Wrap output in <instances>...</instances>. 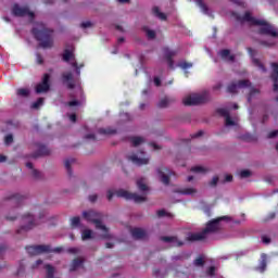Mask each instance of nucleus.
Returning <instances> with one entry per match:
<instances>
[{"instance_id":"1","label":"nucleus","mask_w":278,"mask_h":278,"mask_svg":"<svg viewBox=\"0 0 278 278\" xmlns=\"http://www.w3.org/2000/svg\"><path fill=\"white\" fill-rule=\"evenodd\" d=\"M53 33L54 30L47 27L42 22L36 23V26L31 29V34L41 49H51L53 47Z\"/></svg>"},{"instance_id":"2","label":"nucleus","mask_w":278,"mask_h":278,"mask_svg":"<svg viewBox=\"0 0 278 278\" xmlns=\"http://www.w3.org/2000/svg\"><path fill=\"white\" fill-rule=\"evenodd\" d=\"M136 185L139 192H142L143 195L119 189L115 192L116 197H119L121 199H126V201H134L135 203H144V201H147V192H149V186H147V181L144 180V178H139Z\"/></svg>"},{"instance_id":"3","label":"nucleus","mask_w":278,"mask_h":278,"mask_svg":"<svg viewBox=\"0 0 278 278\" xmlns=\"http://www.w3.org/2000/svg\"><path fill=\"white\" fill-rule=\"evenodd\" d=\"M222 220H229V216H222L210 220L202 232L189 233L186 238L187 242H201L207 238V233H216L220 229Z\"/></svg>"},{"instance_id":"4","label":"nucleus","mask_w":278,"mask_h":278,"mask_svg":"<svg viewBox=\"0 0 278 278\" xmlns=\"http://www.w3.org/2000/svg\"><path fill=\"white\" fill-rule=\"evenodd\" d=\"M83 218L87 220V223H93L96 225V229H101L104 233L101 236L103 240H112V235H110V229L103 225V214L97 211H85L83 212Z\"/></svg>"},{"instance_id":"5","label":"nucleus","mask_w":278,"mask_h":278,"mask_svg":"<svg viewBox=\"0 0 278 278\" xmlns=\"http://www.w3.org/2000/svg\"><path fill=\"white\" fill-rule=\"evenodd\" d=\"M210 101V93L204 91L202 93H193L191 96L186 97L182 100L184 105L192 106V105H202V103H207Z\"/></svg>"},{"instance_id":"6","label":"nucleus","mask_w":278,"mask_h":278,"mask_svg":"<svg viewBox=\"0 0 278 278\" xmlns=\"http://www.w3.org/2000/svg\"><path fill=\"white\" fill-rule=\"evenodd\" d=\"M262 24H256L260 26L258 34L261 36H269L270 38H277L278 31L275 29L273 25L264 20H260Z\"/></svg>"},{"instance_id":"7","label":"nucleus","mask_w":278,"mask_h":278,"mask_svg":"<svg viewBox=\"0 0 278 278\" xmlns=\"http://www.w3.org/2000/svg\"><path fill=\"white\" fill-rule=\"evenodd\" d=\"M12 14L20 18H23V16H28L31 21L36 18V14L29 10V7H21L16 3L12 7Z\"/></svg>"},{"instance_id":"8","label":"nucleus","mask_w":278,"mask_h":278,"mask_svg":"<svg viewBox=\"0 0 278 278\" xmlns=\"http://www.w3.org/2000/svg\"><path fill=\"white\" fill-rule=\"evenodd\" d=\"M22 223L24 225L17 229V233H27V231H30V229L36 226V220L34 219V215L31 214L23 215Z\"/></svg>"},{"instance_id":"9","label":"nucleus","mask_w":278,"mask_h":278,"mask_svg":"<svg viewBox=\"0 0 278 278\" xmlns=\"http://www.w3.org/2000/svg\"><path fill=\"white\" fill-rule=\"evenodd\" d=\"M129 162H132L136 166H147L149 164V157L144 156V151L140 150L137 154H130L127 156Z\"/></svg>"},{"instance_id":"10","label":"nucleus","mask_w":278,"mask_h":278,"mask_svg":"<svg viewBox=\"0 0 278 278\" xmlns=\"http://www.w3.org/2000/svg\"><path fill=\"white\" fill-rule=\"evenodd\" d=\"M51 89V75L43 74L41 83L37 84L35 90L37 94H42V92H49Z\"/></svg>"},{"instance_id":"11","label":"nucleus","mask_w":278,"mask_h":278,"mask_svg":"<svg viewBox=\"0 0 278 278\" xmlns=\"http://www.w3.org/2000/svg\"><path fill=\"white\" fill-rule=\"evenodd\" d=\"M249 86H251V80L242 79L228 85L227 92H229L230 94H236V92H238V88H249Z\"/></svg>"},{"instance_id":"12","label":"nucleus","mask_w":278,"mask_h":278,"mask_svg":"<svg viewBox=\"0 0 278 278\" xmlns=\"http://www.w3.org/2000/svg\"><path fill=\"white\" fill-rule=\"evenodd\" d=\"M25 250L30 255H40L41 253H47L51 251V245H27Z\"/></svg>"},{"instance_id":"13","label":"nucleus","mask_w":278,"mask_h":278,"mask_svg":"<svg viewBox=\"0 0 278 278\" xmlns=\"http://www.w3.org/2000/svg\"><path fill=\"white\" fill-rule=\"evenodd\" d=\"M157 175L162 184H164V186H168L170 184V177L174 175V173L173 170L162 166L157 168Z\"/></svg>"},{"instance_id":"14","label":"nucleus","mask_w":278,"mask_h":278,"mask_svg":"<svg viewBox=\"0 0 278 278\" xmlns=\"http://www.w3.org/2000/svg\"><path fill=\"white\" fill-rule=\"evenodd\" d=\"M237 21H240V23H250L251 25H262L261 20H257L253 16H251V12H245L243 16L238 15Z\"/></svg>"},{"instance_id":"15","label":"nucleus","mask_w":278,"mask_h":278,"mask_svg":"<svg viewBox=\"0 0 278 278\" xmlns=\"http://www.w3.org/2000/svg\"><path fill=\"white\" fill-rule=\"evenodd\" d=\"M130 233L135 240H148L149 233L142 228H132Z\"/></svg>"},{"instance_id":"16","label":"nucleus","mask_w":278,"mask_h":278,"mask_svg":"<svg viewBox=\"0 0 278 278\" xmlns=\"http://www.w3.org/2000/svg\"><path fill=\"white\" fill-rule=\"evenodd\" d=\"M163 53L165 55V60L167 61V64L170 68H175V61H173V58L177 55V51H173L168 48L163 49Z\"/></svg>"},{"instance_id":"17","label":"nucleus","mask_w":278,"mask_h":278,"mask_svg":"<svg viewBox=\"0 0 278 278\" xmlns=\"http://www.w3.org/2000/svg\"><path fill=\"white\" fill-rule=\"evenodd\" d=\"M9 205H13L14 207H21L23 202L25 201V197L16 193L8 198Z\"/></svg>"},{"instance_id":"18","label":"nucleus","mask_w":278,"mask_h":278,"mask_svg":"<svg viewBox=\"0 0 278 278\" xmlns=\"http://www.w3.org/2000/svg\"><path fill=\"white\" fill-rule=\"evenodd\" d=\"M62 81L66 84L68 90H73L75 88V80L73 79V73L67 72L62 74Z\"/></svg>"},{"instance_id":"19","label":"nucleus","mask_w":278,"mask_h":278,"mask_svg":"<svg viewBox=\"0 0 278 278\" xmlns=\"http://www.w3.org/2000/svg\"><path fill=\"white\" fill-rule=\"evenodd\" d=\"M51 150L47 148L45 144H38V150L37 152L31 154V157L36 160V157H42V155H50Z\"/></svg>"},{"instance_id":"20","label":"nucleus","mask_w":278,"mask_h":278,"mask_svg":"<svg viewBox=\"0 0 278 278\" xmlns=\"http://www.w3.org/2000/svg\"><path fill=\"white\" fill-rule=\"evenodd\" d=\"M273 73L270 75L274 81V91H278V63H271Z\"/></svg>"},{"instance_id":"21","label":"nucleus","mask_w":278,"mask_h":278,"mask_svg":"<svg viewBox=\"0 0 278 278\" xmlns=\"http://www.w3.org/2000/svg\"><path fill=\"white\" fill-rule=\"evenodd\" d=\"M268 266V256L266 254L261 255V262L258 266L254 268L257 273H265L266 267Z\"/></svg>"},{"instance_id":"22","label":"nucleus","mask_w":278,"mask_h":278,"mask_svg":"<svg viewBox=\"0 0 278 278\" xmlns=\"http://www.w3.org/2000/svg\"><path fill=\"white\" fill-rule=\"evenodd\" d=\"M162 242H172L174 247H184V241L179 240L177 237H161Z\"/></svg>"},{"instance_id":"23","label":"nucleus","mask_w":278,"mask_h":278,"mask_svg":"<svg viewBox=\"0 0 278 278\" xmlns=\"http://www.w3.org/2000/svg\"><path fill=\"white\" fill-rule=\"evenodd\" d=\"M84 261L80 258H74L71 266H70V273H75V270H77V268H80V266H83Z\"/></svg>"},{"instance_id":"24","label":"nucleus","mask_w":278,"mask_h":278,"mask_svg":"<svg viewBox=\"0 0 278 278\" xmlns=\"http://www.w3.org/2000/svg\"><path fill=\"white\" fill-rule=\"evenodd\" d=\"M16 94L22 97V99H28L29 94H31V91L28 88H18L16 89Z\"/></svg>"},{"instance_id":"25","label":"nucleus","mask_w":278,"mask_h":278,"mask_svg":"<svg viewBox=\"0 0 278 278\" xmlns=\"http://www.w3.org/2000/svg\"><path fill=\"white\" fill-rule=\"evenodd\" d=\"M98 134L101 136H114L116 134V129L114 128H99Z\"/></svg>"},{"instance_id":"26","label":"nucleus","mask_w":278,"mask_h":278,"mask_svg":"<svg viewBox=\"0 0 278 278\" xmlns=\"http://www.w3.org/2000/svg\"><path fill=\"white\" fill-rule=\"evenodd\" d=\"M220 56L223 58V60H229V62H233L236 60V56L231 55V51H229L228 49H224L220 51Z\"/></svg>"},{"instance_id":"27","label":"nucleus","mask_w":278,"mask_h":278,"mask_svg":"<svg viewBox=\"0 0 278 278\" xmlns=\"http://www.w3.org/2000/svg\"><path fill=\"white\" fill-rule=\"evenodd\" d=\"M152 14H154V16H157V18H160L161 21H166V13L160 12L159 7L152 8Z\"/></svg>"},{"instance_id":"28","label":"nucleus","mask_w":278,"mask_h":278,"mask_svg":"<svg viewBox=\"0 0 278 278\" xmlns=\"http://www.w3.org/2000/svg\"><path fill=\"white\" fill-rule=\"evenodd\" d=\"M71 60H75V54H73V51L65 49L63 53V62H71Z\"/></svg>"},{"instance_id":"29","label":"nucleus","mask_w":278,"mask_h":278,"mask_svg":"<svg viewBox=\"0 0 278 278\" xmlns=\"http://www.w3.org/2000/svg\"><path fill=\"white\" fill-rule=\"evenodd\" d=\"M71 164H75V159H67V160H65V168H66L67 175L70 177L73 176V169L71 168Z\"/></svg>"},{"instance_id":"30","label":"nucleus","mask_w":278,"mask_h":278,"mask_svg":"<svg viewBox=\"0 0 278 278\" xmlns=\"http://www.w3.org/2000/svg\"><path fill=\"white\" fill-rule=\"evenodd\" d=\"M197 5L201 8V11L203 14H210V8H207V4L203 3V0H194Z\"/></svg>"},{"instance_id":"31","label":"nucleus","mask_w":278,"mask_h":278,"mask_svg":"<svg viewBox=\"0 0 278 278\" xmlns=\"http://www.w3.org/2000/svg\"><path fill=\"white\" fill-rule=\"evenodd\" d=\"M130 142H131L132 147H140V144H142V142H144V138H142V137H131Z\"/></svg>"},{"instance_id":"32","label":"nucleus","mask_w":278,"mask_h":278,"mask_svg":"<svg viewBox=\"0 0 278 278\" xmlns=\"http://www.w3.org/2000/svg\"><path fill=\"white\" fill-rule=\"evenodd\" d=\"M254 66H257V68H260V71H262V73H266V66H264L263 62L260 61V59H253L252 60Z\"/></svg>"},{"instance_id":"33","label":"nucleus","mask_w":278,"mask_h":278,"mask_svg":"<svg viewBox=\"0 0 278 278\" xmlns=\"http://www.w3.org/2000/svg\"><path fill=\"white\" fill-rule=\"evenodd\" d=\"M92 239V230L90 229H85L81 232V240L86 241V240H90Z\"/></svg>"},{"instance_id":"34","label":"nucleus","mask_w":278,"mask_h":278,"mask_svg":"<svg viewBox=\"0 0 278 278\" xmlns=\"http://www.w3.org/2000/svg\"><path fill=\"white\" fill-rule=\"evenodd\" d=\"M45 103V98H39L37 101L33 102L31 110H39L40 105Z\"/></svg>"},{"instance_id":"35","label":"nucleus","mask_w":278,"mask_h":278,"mask_svg":"<svg viewBox=\"0 0 278 278\" xmlns=\"http://www.w3.org/2000/svg\"><path fill=\"white\" fill-rule=\"evenodd\" d=\"M79 225H81V218L79 216L71 218V227H79Z\"/></svg>"},{"instance_id":"36","label":"nucleus","mask_w":278,"mask_h":278,"mask_svg":"<svg viewBox=\"0 0 278 278\" xmlns=\"http://www.w3.org/2000/svg\"><path fill=\"white\" fill-rule=\"evenodd\" d=\"M143 31H146L147 34V37L150 39V40H153L155 39V30H151L149 29V27H143Z\"/></svg>"},{"instance_id":"37","label":"nucleus","mask_w":278,"mask_h":278,"mask_svg":"<svg viewBox=\"0 0 278 278\" xmlns=\"http://www.w3.org/2000/svg\"><path fill=\"white\" fill-rule=\"evenodd\" d=\"M207 169L203 166H193L191 167V173H197V174H205Z\"/></svg>"},{"instance_id":"38","label":"nucleus","mask_w":278,"mask_h":278,"mask_svg":"<svg viewBox=\"0 0 278 278\" xmlns=\"http://www.w3.org/2000/svg\"><path fill=\"white\" fill-rule=\"evenodd\" d=\"M169 103H170V99L164 98V99H162V100L157 103V106H159V108H168Z\"/></svg>"},{"instance_id":"39","label":"nucleus","mask_w":278,"mask_h":278,"mask_svg":"<svg viewBox=\"0 0 278 278\" xmlns=\"http://www.w3.org/2000/svg\"><path fill=\"white\" fill-rule=\"evenodd\" d=\"M179 192H180V194H194L197 192V189L185 188V189H181Z\"/></svg>"},{"instance_id":"40","label":"nucleus","mask_w":278,"mask_h":278,"mask_svg":"<svg viewBox=\"0 0 278 278\" xmlns=\"http://www.w3.org/2000/svg\"><path fill=\"white\" fill-rule=\"evenodd\" d=\"M225 125L226 127H233V125H236V122L231 119V115L225 117Z\"/></svg>"},{"instance_id":"41","label":"nucleus","mask_w":278,"mask_h":278,"mask_svg":"<svg viewBox=\"0 0 278 278\" xmlns=\"http://www.w3.org/2000/svg\"><path fill=\"white\" fill-rule=\"evenodd\" d=\"M194 266H205V260L202 256H199L193 261Z\"/></svg>"},{"instance_id":"42","label":"nucleus","mask_w":278,"mask_h":278,"mask_svg":"<svg viewBox=\"0 0 278 278\" xmlns=\"http://www.w3.org/2000/svg\"><path fill=\"white\" fill-rule=\"evenodd\" d=\"M12 142H14V136H12V134L7 135L4 137V144H7V147H8V146L12 144Z\"/></svg>"},{"instance_id":"43","label":"nucleus","mask_w":278,"mask_h":278,"mask_svg":"<svg viewBox=\"0 0 278 278\" xmlns=\"http://www.w3.org/2000/svg\"><path fill=\"white\" fill-rule=\"evenodd\" d=\"M260 45H262V47H273L275 45V41L273 39L269 40H261Z\"/></svg>"},{"instance_id":"44","label":"nucleus","mask_w":278,"mask_h":278,"mask_svg":"<svg viewBox=\"0 0 278 278\" xmlns=\"http://www.w3.org/2000/svg\"><path fill=\"white\" fill-rule=\"evenodd\" d=\"M255 94H260V91H258V89L252 88L250 90L249 96H248L249 103H251V99H253V96H255Z\"/></svg>"},{"instance_id":"45","label":"nucleus","mask_w":278,"mask_h":278,"mask_svg":"<svg viewBox=\"0 0 278 278\" xmlns=\"http://www.w3.org/2000/svg\"><path fill=\"white\" fill-rule=\"evenodd\" d=\"M31 176L34 177V179H42V173H40V170L38 169H33Z\"/></svg>"},{"instance_id":"46","label":"nucleus","mask_w":278,"mask_h":278,"mask_svg":"<svg viewBox=\"0 0 278 278\" xmlns=\"http://www.w3.org/2000/svg\"><path fill=\"white\" fill-rule=\"evenodd\" d=\"M240 177H241V179H247V177H251V170H249V169H242V170L240 172Z\"/></svg>"},{"instance_id":"47","label":"nucleus","mask_w":278,"mask_h":278,"mask_svg":"<svg viewBox=\"0 0 278 278\" xmlns=\"http://www.w3.org/2000/svg\"><path fill=\"white\" fill-rule=\"evenodd\" d=\"M202 211L204 212V214H206V216H212V207H210V205L204 204L202 206Z\"/></svg>"},{"instance_id":"48","label":"nucleus","mask_w":278,"mask_h":278,"mask_svg":"<svg viewBox=\"0 0 278 278\" xmlns=\"http://www.w3.org/2000/svg\"><path fill=\"white\" fill-rule=\"evenodd\" d=\"M216 112L219 114V116H224V118L229 115V111H227V109H217Z\"/></svg>"},{"instance_id":"49","label":"nucleus","mask_w":278,"mask_h":278,"mask_svg":"<svg viewBox=\"0 0 278 278\" xmlns=\"http://www.w3.org/2000/svg\"><path fill=\"white\" fill-rule=\"evenodd\" d=\"M156 215L159 216V218H162L164 216H173L170 213H167L165 210H160L156 212Z\"/></svg>"},{"instance_id":"50","label":"nucleus","mask_w":278,"mask_h":278,"mask_svg":"<svg viewBox=\"0 0 278 278\" xmlns=\"http://www.w3.org/2000/svg\"><path fill=\"white\" fill-rule=\"evenodd\" d=\"M180 68H182L184 71L188 70V68H192V63H188V62H182L179 64Z\"/></svg>"},{"instance_id":"51","label":"nucleus","mask_w":278,"mask_h":278,"mask_svg":"<svg viewBox=\"0 0 278 278\" xmlns=\"http://www.w3.org/2000/svg\"><path fill=\"white\" fill-rule=\"evenodd\" d=\"M36 62L37 64H45V59L42 58L41 53L36 54Z\"/></svg>"},{"instance_id":"52","label":"nucleus","mask_w":278,"mask_h":278,"mask_svg":"<svg viewBox=\"0 0 278 278\" xmlns=\"http://www.w3.org/2000/svg\"><path fill=\"white\" fill-rule=\"evenodd\" d=\"M261 240H262L263 244H270V237H268L266 235H263L261 237Z\"/></svg>"},{"instance_id":"53","label":"nucleus","mask_w":278,"mask_h":278,"mask_svg":"<svg viewBox=\"0 0 278 278\" xmlns=\"http://www.w3.org/2000/svg\"><path fill=\"white\" fill-rule=\"evenodd\" d=\"M62 251H64V249L62 247H58L54 249H51V247H50V251L47 253H62Z\"/></svg>"},{"instance_id":"54","label":"nucleus","mask_w":278,"mask_h":278,"mask_svg":"<svg viewBox=\"0 0 278 278\" xmlns=\"http://www.w3.org/2000/svg\"><path fill=\"white\" fill-rule=\"evenodd\" d=\"M206 273L207 275H210V277H214V275L216 274V267L214 266L208 267Z\"/></svg>"},{"instance_id":"55","label":"nucleus","mask_w":278,"mask_h":278,"mask_svg":"<svg viewBox=\"0 0 278 278\" xmlns=\"http://www.w3.org/2000/svg\"><path fill=\"white\" fill-rule=\"evenodd\" d=\"M80 27H81L83 29H88V27H92V22H83V23L80 24Z\"/></svg>"},{"instance_id":"56","label":"nucleus","mask_w":278,"mask_h":278,"mask_svg":"<svg viewBox=\"0 0 278 278\" xmlns=\"http://www.w3.org/2000/svg\"><path fill=\"white\" fill-rule=\"evenodd\" d=\"M210 186L212 187L218 186V176L213 177L212 181L210 182Z\"/></svg>"},{"instance_id":"57","label":"nucleus","mask_w":278,"mask_h":278,"mask_svg":"<svg viewBox=\"0 0 278 278\" xmlns=\"http://www.w3.org/2000/svg\"><path fill=\"white\" fill-rule=\"evenodd\" d=\"M278 136V130H273L267 135V138L271 139V138H277Z\"/></svg>"},{"instance_id":"58","label":"nucleus","mask_w":278,"mask_h":278,"mask_svg":"<svg viewBox=\"0 0 278 278\" xmlns=\"http://www.w3.org/2000/svg\"><path fill=\"white\" fill-rule=\"evenodd\" d=\"M73 68H76V73L77 75H79L81 73V71L79 70V64H77V61L72 63Z\"/></svg>"},{"instance_id":"59","label":"nucleus","mask_w":278,"mask_h":278,"mask_svg":"<svg viewBox=\"0 0 278 278\" xmlns=\"http://www.w3.org/2000/svg\"><path fill=\"white\" fill-rule=\"evenodd\" d=\"M97 199H99V195H97V194L89 195L90 203H97Z\"/></svg>"},{"instance_id":"60","label":"nucleus","mask_w":278,"mask_h":278,"mask_svg":"<svg viewBox=\"0 0 278 278\" xmlns=\"http://www.w3.org/2000/svg\"><path fill=\"white\" fill-rule=\"evenodd\" d=\"M106 199H108V201H112V199H114V191L109 190L108 194H106Z\"/></svg>"},{"instance_id":"61","label":"nucleus","mask_w":278,"mask_h":278,"mask_svg":"<svg viewBox=\"0 0 278 278\" xmlns=\"http://www.w3.org/2000/svg\"><path fill=\"white\" fill-rule=\"evenodd\" d=\"M42 265V260H37L35 262V264H33L31 268L35 269V268H38V266Z\"/></svg>"},{"instance_id":"62","label":"nucleus","mask_w":278,"mask_h":278,"mask_svg":"<svg viewBox=\"0 0 278 278\" xmlns=\"http://www.w3.org/2000/svg\"><path fill=\"white\" fill-rule=\"evenodd\" d=\"M203 136V130H199L198 132L191 135V138H201Z\"/></svg>"},{"instance_id":"63","label":"nucleus","mask_w":278,"mask_h":278,"mask_svg":"<svg viewBox=\"0 0 278 278\" xmlns=\"http://www.w3.org/2000/svg\"><path fill=\"white\" fill-rule=\"evenodd\" d=\"M75 105H79V101L73 100V101H70V102H68V106H70V108H75Z\"/></svg>"},{"instance_id":"64","label":"nucleus","mask_w":278,"mask_h":278,"mask_svg":"<svg viewBox=\"0 0 278 278\" xmlns=\"http://www.w3.org/2000/svg\"><path fill=\"white\" fill-rule=\"evenodd\" d=\"M154 85H155L156 87L162 86V80L160 79V77H154Z\"/></svg>"}]
</instances>
